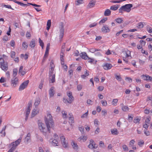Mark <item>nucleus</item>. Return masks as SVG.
<instances>
[{
	"label": "nucleus",
	"mask_w": 152,
	"mask_h": 152,
	"mask_svg": "<svg viewBox=\"0 0 152 152\" xmlns=\"http://www.w3.org/2000/svg\"><path fill=\"white\" fill-rule=\"evenodd\" d=\"M45 121L48 131L50 132L51 128L53 129L54 123L52 115L49 112H47L46 115L45 116Z\"/></svg>",
	"instance_id": "obj_1"
},
{
	"label": "nucleus",
	"mask_w": 152,
	"mask_h": 152,
	"mask_svg": "<svg viewBox=\"0 0 152 152\" xmlns=\"http://www.w3.org/2000/svg\"><path fill=\"white\" fill-rule=\"evenodd\" d=\"M133 7V5L132 4H126L121 6L119 9V13H123L124 12H129L131 10V8Z\"/></svg>",
	"instance_id": "obj_2"
},
{
	"label": "nucleus",
	"mask_w": 152,
	"mask_h": 152,
	"mask_svg": "<svg viewBox=\"0 0 152 152\" xmlns=\"http://www.w3.org/2000/svg\"><path fill=\"white\" fill-rule=\"evenodd\" d=\"M59 141V139L58 136L56 133H55L53 135V138L50 140L49 142L52 145L56 146H58Z\"/></svg>",
	"instance_id": "obj_3"
},
{
	"label": "nucleus",
	"mask_w": 152,
	"mask_h": 152,
	"mask_svg": "<svg viewBox=\"0 0 152 152\" xmlns=\"http://www.w3.org/2000/svg\"><path fill=\"white\" fill-rule=\"evenodd\" d=\"M59 28H60V34L59 39L60 41H61L62 39L64 37V29L63 23L61 22L60 23Z\"/></svg>",
	"instance_id": "obj_4"
},
{
	"label": "nucleus",
	"mask_w": 152,
	"mask_h": 152,
	"mask_svg": "<svg viewBox=\"0 0 152 152\" xmlns=\"http://www.w3.org/2000/svg\"><path fill=\"white\" fill-rule=\"evenodd\" d=\"M38 125L39 129L41 131L43 132V133H45L47 130L48 131V129H46L44 124L42 122H39L38 123Z\"/></svg>",
	"instance_id": "obj_5"
},
{
	"label": "nucleus",
	"mask_w": 152,
	"mask_h": 152,
	"mask_svg": "<svg viewBox=\"0 0 152 152\" xmlns=\"http://www.w3.org/2000/svg\"><path fill=\"white\" fill-rule=\"evenodd\" d=\"M22 137H20L18 140L12 143L11 145L12 146V147L15 149L16 148V147L20 144L21 141Z\"/></svg>",
	"instance_id": "obj_6"
},
{
	"label": "nucleus",
	"mask_w": 152,
	"mask_h": 152,
	"mask_svg": "<svg viewBox=\"0 0 152 152\" xmlns=\"http://www.w3.org/2000/svg\"><path fill=\"white\" fill-rule=\"evenodd\" d=\"M60 139L61 143L64 148H66L67 147L68 143L66 140L65 137L63 136L60 137Z\"/></svg>",
	"instance_id": "obj_7"
},
{
	"label": "nucleus",
	"mask_w": 152,
	"mask_h": 152,
	"mask_svg": "<svg viewBox=\"0 0 152 152\" xmlns=\"http://www.w3.org/2000/svg\"><path fill=\"white\" fill-rule=\"evenodd\" d=\"M29 83V80H27L23 82L20 86L19 91H20L23 90L27 86Z\"/></svg>",
	"instance_id": "obj_8"
},
{
	"label": "nucleus",
	"mask_w": 152,
	"mask_h": 152,
	"mask_svg": "<svg viewBox=\"0 0 152 152\" xmlns=\"http://www.w3.org/2000/svg\"><path fill=\"white\" fill-rule=\"evenodd\" d=\"M67 95L69 97L68 103H71L74 100V98L73 96L72 95V92L70 91H68L67 92Z\"/></svg>",
	"instance_id": "obj_9"
},
{
	"label": "nucleus",
	"mask_w": 152,
	"mask_h": 152,
	"mask_svg": "<svg viewBox=\"0 0 152 152\" xmlns=\"http://www.w3.org/2000/svg\"><path fill=\"white\" fill-rule=\"evenodd\" d=\"M88 147L91 149L96 148L98 145L95 144V142L93 140H91L90 142V144L88 145Z\"/></svg>",
	"instance_id": "obj_10"
},
{
	"label": "nucleus",
	"mask_w": 152,
	"mask_h": 152,
	"mask_svg": "<svg viewBox=\"0 0 152 152\" xmlns=\"http://www.w3.org/2000/svg\"><path fill=\"white\" fill-rule=\"evenodd\" d=\"M1 68L4 71H7L8 69V64L7 62H4L3 61V62H0Z\"/></svg>",
	"instance_id": "obj_11"
},
{
	"label": "nucleus",
	"mask_w": 152,
	"mask_h": 152,
	"mask_svg": "<svg viewBox=\"0 0 152 152\" xmlns=\"http://www.w3.org/2000/svg\"><path fill=\"white\" fill-rule=\"evenodd\" d=\"M112 66H113L111 64L108 63H104L102 65L103 69L105 70L111 69Z\"/></svg>",
	"instance_id": "obj_12"
},
{
	"label": "nucleus",
	"mask_w": 152,
	"mask_h": 152,
	"mask_svg": "<svg viewBox=\"0 0 152 152\" xmlns=\"http://www.w3.org/2000/svg\"><path fill=\"white\" fill-rule=\"evenodd\" d=\"M18 83V79L17 77L13 78L11 80V84L14 87H15Z\"/></svg>",
	"instance_id": "obj_13"
},
{
	"label": "nucleus",
	"mask_w": 152,
	"mask_h": 152,
	"mask_svg": "<svg viewBox=\"0 0 152 152\" xmlns=\"http://www.w3.org/2000/svg\"><path fill=\"white\" fill-rule=\"evenodd\" d=\"M102 31L104 33L109 32L110 31V30L108 28L107 25H104L101 29Z\"/></svg>",
	"instance_id": "obj_14"
},
{
	"label": "nucleus",
	"mask_w": 152,
	"mask_h": 152,
	"mask_svg": "<svg viewBox=\"0 0 152 152\" xmlns=\"http://www.w3.org/2000/svg\"><path fill=\"white\" fill-rule=\"evenodd\" d=\"M141 77L142 79L145 80H150V81L152 80V77L148 75H142L141 76Z\"/></svg>",
	"instance_id": "obj_15"
},
{
	"label": "nucleus",
	"mask_w": 152,
	"mask_h": 152,
	"mask_svg": "<svg viewBox=\"0 0 152 152\" xmlns=\"http://www.w3.org/2000/svg\"><path fill=\"white\" fill-rule=\"evenodd\" d=\"M80 57L84 60H86L88 59V56L85 52H83L80 54Z\"/></svg>",
	"instance_id": "obj_16"
},
{
	"label": "nucleus",
	"mask_w": 152,
	"mask_h": 152,
	"mask_svg": "<svg viewBox=\"0 0 152 152\" xmlns=\"http://www.w3.org/2000/svg\"><path fill=\"white\" fill-rule=\"evenodd\" d=\"M120 106L121 107L122 110L124 112H126L129 110V108L127 106L124 105L123 103L120 104Z\"/></svg>",
	"instance_id": "obj_17"
},
{
	"label": "nucleus",
	"mask_w": 152,
	"mask_h": 152,
	"mask_svg": "<svg viewBox=\"0 0 152 152\" xmlns=\"http://www.w3.org/2000/svg\"><path fill=\"white\" fill-rule=\"evenodd\" d=\"M93 0H92V1H90L88 4L87 5V9H90L91 8H92L94 7L95 4L96 3V1H92Z\"/></svg>",
	"instance_id": "obj_18"
},
{
	"label": "nucleus",
	"mask_w": 152,
	"mask_h": 152,
	"mask_svg": "<svg viewBox=\"0 0 152 152\" xmlns=\"http://www.w3.org/2000/svg\"><path fill=\"white\" fill-rule=\"evenodd\" d=\"M54 88L53 87H51L49 90V95L50 97H53L54 94Z\"/></svg>",
	"instance_id": "obj_19"
},
{
	"label": "nucleus",
	"mask_w": 152,
	"mask_h": 152,
	"mask_svg": "<svg viewBox=\"0 0 152 152\" xmlns=\"http://www.w3.org/2000/svg\"><path fill=\"white\" fill-rule=\"evenodd\" d=\"M41 101V99L39 97H37L36 98L35 100L34 105L36 107H37L40 104Z\"/></svg>",
	"instance_id": "obj_20"
},
{
	"label": "nucleus",
	"mask_w": 152,
	"mask_h": 152,
	"mask_svg": "<svg viewBox=\"0 0 152 152\" xmlns=\"http://www.w3.org/2000/svg\"><path fill=\"white\" fill-rule=\"evenodd\" d=\"M36 45L35 40L34 39H32L29 44V46L31 48H33Z\"/></svg>",
	"instance_id": "obj_21"
},
{
	"label": "nucleus",
	"mask_w": 152,
	"mask_h": 152,
	"mask_svg": "<svg viewBox=\"0 0 152 152\" xmlns=\"http://www.w3.org/2000/svg\"><path fill=\"white\" fill-rule=\"evenodd\" d=\"M69 115V124H72L74 122V118L72 114H70Z\"/></svg>",
	"instance_id": "obj_22"
},
{
	"label": "nucleus",
	"mask_w": 152,
	"mask_h": 152,
	"mask_svg": "<svg viewBox=\"0 0 152 152\" xmlns=\"http://www.w3.org/2000/svg\"><path fill=\"white\" fill-rule=\"evenodd\" d=\"M87 139V136L84 135H82L78 138V140L79 141L84 142Z\"/></svg>",
	"instance_id": "obj_23"
},
{
	"label": "nucleus",
	"mask_w": 152,
	"mask_h": 152,
	"mask_svg": "<svg viewBox=\"0 0 152 152\" xmlns=\"http://www.w3.org/2000/svg\"><path fill=\"white\" fill-rule=\"evenodd\" d=\"M111 132L112 134L114 135H117L119 134V132L116 128L111 129Z\"/></svg>",
	"instance_id": "obj_24"
},
{
	"label": "nucleus",
	"mask_w": 152,
	"mask_h": 152,
	"mask_svg": "<svg viewBox=\"0 0 152 152\" xmlns=\"http://www.w3.org/2000/svg\"><path fill=\"white\" fill-rule=\"evenodd\" d=\"M119 5L118 4H115L112 6L110 7V10L113 11L116 10L119 7Z\"/></svg>",
	"instance_id": "obj_25"
},
{
	"label": "nucleus",
	"mask_w": 152,
	"mask_h": 152,
	"mask_svg": "<svg viewBox=\"0 0 152 152\" xmlns=\"http://www.w3.org/2000/svg\"><path fill=\"white\" fill-rule=\"evenodd\" d=\"M23 66H20V67L19 69V70L18 74H20L22 75H24L26 73V72L23 71Z\"/></svg>",
	"instance_id": "obj_26"
},
{
	"label": "nucleus",
	"mask_w": 152,
	"mask_h": 152,
	"mask_svg": "<svg viewBox=\"0 0 152 152\" xmlns=\"http://www.w3.org/2000/svg\"><path fill=\"white\" fill-rule=\"evenodd\" d=\"M50 77V82L53 83L55 81V75L49 76Z\"/></svg>",
	"instance_id": "obj_27"
},
{
	"label": "nucleus",
	"mask_w": 152,
	"mask_h": 152,
	"mask_svg": "<svg viewBox=\"0 0 152 152\" xmlns=\"http://www.w3.org/2000/svg\"><path fill=\"white\" fill-rule=\"evenodd\" d=\"M39 113L38 111L37 110L35 109H34L33 110L32 114H31V117L33 118L36 115H37V114H38Z\"/></svg>",
	"instance_id": "obj_28"
},
{
	"label": "nucleus",
	"mask_w": 152,
	"mask_h": 152,
	"mask_svg": "<svg viewBox=\"0 0 152 152\" xmlns=\"http://www.w3.org/2000/svg\"><path fill=\"white\" fill-rule=\"evenodd\" d=\"M31 139V134L28 133L25 139V142H28L30 141Z\"/></svg>",
	"instance_id": "obj_29"
},
{
	"label": "nucleus",
	"mask_w": 152,
	"mask_h": 152,
	"mask_svg": "<svg viewBox=\"0 0 152 152\" xmlns=\"http://www.w3.org/2000/svg\"><path fill=\"white\" fill-rule=\"evenodd\" d=\"M56 72L54 71V69H49V76L55 75Z\"/></svg>",
	"instance_id": "obj_30"
},
{
	"label": "nucleus",
	"mask_w": 152,
	"mask_h": 152,
	"mask_svg": "<svg viewBox=\"0 0 152 152\" xmlns=\"http://www.w3.org/2000/svg\"><path fill=\"white\" fill-rule=\"evenodd\" d=\"M31 106L30 105H29L26 108V116H28L29 114L30 113V111L31 110Z\"/></svg>",
	"instance_id": "obj_31"
},
{
	"label": "nucleus",
	"mask_w": 152,
	"mask_h": 152,
	"mask_svg": "<svg viewBox=\"0 0 152 152\" xmlns=\"http://www.w3.org/2000/svg\"><path fill=\"white\" fill-rule=\"evenodd\" d=\"M111 14V11L108 9H106L104 12V15L108 16L110 15Z\"/></svg>",
	"instance_id": "obj_32"
},
{
	"label": "nucleus",
	"mask_w": 152,
	"mask_h": 152,
	"mask_svg": "<svg viewBox=\"0 0 152 152\" xmlns=\"http://www.w3.org/2000/svg\"><path fill=\"white\" fill-rule=\"evenodd\" d=\"M49 50H48V49H46L45 52L44 54L43 58V61H44L46 58L48 57L49 53Z\"/></svg>",
	"instance_id": "obj_33"
},
{
	"label": "nucleus",
	"mask_w": 152,
	"mask_h": 152,
	"mask_svg": "<svg viewBox=\"0 0 152 152\" xmlns=\"http://www.w3.org/2000/svg\"><path fill=\"white\" fill-rule=\"evenodd\" d=\"M115 21L118 23H121L123 22V20L121 18H118L115 20Z\"/></svg>",
	"instance_id": "obj_34"
},
{
	"label": "nucleus",
	"mask_w": 152,
	"mask_h": 152,
	"mask_svg": "<svg viewBox=\"0 0 152 152\" xmlns=\"http://www.w3.org/2000/svg\"><path fill=\"white\" fill-rule=\"evenodd\" d=\"M62 116L64 118H67V115L66 112L64 111H62Z\"/></svg>",
	"instance_id": "obj_35"
},
{
	"label": "nucleus",
	"mask_w": 152,
	"mask_h": 152,
	"mask_svg": "<svg viewBox=\"0 0 152 152\" xmlns=\"http://www.w3.org/2000/svg\"><path fill=\"white\" fill-rule=\"evenodd\" d=\"M118 102V100L117 99H113L112 101V104L114 106H116L117 105V104Z\"/></svg>",
	"instance_id": "obj_36"
},
{
	"label": "nucleus",
	"mask_w": 152,
	"mask_h": 152,
	"mask_svg": "<svg viewBox=\"0 0 152 152\" xmlns=\"http://www.w3.org/2000/svg\"><path fill=\"white\" fill-rule=\"evenodd\" d=\"M18 73V69L16 68H15L13 69V78H15Z\"/></svg>",
	"instance_id": "obj_37"
},
{
	"label": "nucleus",
	"mask_w": 152,
	"mask_h": 152,
	"mask_svg": "<svg viewBox=\"0 0 152 152\" xmlns=\"http://www.w3.org/2000/svg\"><path fill=\"white\" fill-rule=\"evenodd\" d=\"M89 50L90 52L92 53H94L96 51H99L100 50L95 48H91L89 49Z\"/></svg>",
	"instance_id": "obj_38"
},
{
	"label": "nucleus",
	"mask_w": 152,
	"mask_h": 152,
	"mask_svg": "<svg viewBox=\"0 0 152 152\" xmlns=\"http://www.w3.org/2000/svg\"><path fill=\"white\" fill-rule=\"evenodd\" d=\"M22 45L23 48L25 50H26L28 46L27 43L25 42H23Z\"/></svg>",
	"instance_id": "obj_39"
},
{
	"label": "nucleus",
	"mask_w": 152,
	"mask_h": 152,
	"mask_svg": "<svg viewBox=\"0 0 152 152\" xmlns=\"http://www.w3.org/2000/svg\"><path fill=\"white\" fill-rule=\"evenodd\" d=\"M72 145L73 148L75 150H77L78 149V146L77 144L75 142H72Z\"/></svg>",
	"instance_id": "obj_40"
},
{
	"label": "nucleus",
	"mask_w": 152,
	"mask_h": 152,
	"mask_svg": "<svg viewBox=\"0 0 152 152\" xmlns=\"http://www.w3.org/2000/svg\"><path fill=\"white\" fill-rule=\"evenodd\" d=\"M136 27L138 28H141L143 27V25L142 23L140 22L137 24Z\"/></svg>",
	"instance_id": "obj_41"
},
{
	"label": "nucleus",
	"mask_w": 152,
	"mask_h": 152,
	"mask_svg": "<svg viewBox=\"0 0 152 152\" xmlns=\"http://www.w3.org/2000/svg\"><path fill=\"white\" fill-rule=\"evenodd\" d=\"M87 60H88V63L91 64L93 63L94 61V58H89L88 57V59H87Z\"/></svg>",
	"instance_id": "obj_42"
},
{
	"label": "nucleus",
	"mask_w": 152,
	"mask_h": 152,
	"mask_svg": "<svg viewBox=\"0 0 152 152\" xmlns=\"http://www.w3.org/2000/svg\"><path fill=\"white\" fill-rule=\"evenodd\" d=\"M2 7H5V8H8V9H11L12 10H14V9H13L11 5H5V4H4L2 6Z\"/></svg>",
	"instance_id": "obj_43"
},
{
	"label": "nucleus",
	"mask_w": 152,
	"mask_h": 152,
	"mask_svg": "<svg viewBox=\"0 0 152 152\" xmlns=\"http://www.w3.org/2000/svg\"><path fill=\"white\" fill-rule=\"evenodd\" d=\"M39 45L40 46L42 47V48H43L44 46V44L42 41L41 40L40 38H39Z\"/></svg>",
	"instance_id": "obj_44"
},
{
	"label": "nucleus",
	"mask_w": 152,
	"mask_h": 152,
	"mask_svg": "<svg viewBox=\"0 0 152 152\" xmlns=\"http://www.w3.org/2000/svg\"><path fill=\"white\" fill-rule=\"evenodd\" d=\"M68 72L69 73V75L70 77H71L73 75V71L72 69L69 68V69Z\"/></svg>",
	"instance_id": "obj_45"
},
{
	"label": "nucleus",
	"mask_w": 152,
	"mask_h": 152,
	"mask_svg": "<svg viewBox=\"0 0 152 152\" xmlns=\"http://www.w3.org/2000/svg\"><path fill=\"white\" fill-rule=\"evenodd\" d=\"M122 147L124 151H128V148L126 145H122Z\"/></svg>",
	"instance_id": "obj_46"
},
{
	"label": "nucleus",
	"mask_w": 152,
	"mask_h": 152,
	"mask_svg": "<svg viewBox=\"0 0 152 152\" xmlns=\"http://www.w3.org/2000/svg\"><path fill=\"white\" fill-rule=\"evenodd\" d=\"M88 110L85 113L82 115L81 117L82 118H86L88 116Z\"/></svg>",
	"instance_id": "obj_47"
},
{
	"label": "nucleus",
	"mask_w": 152,
	"mask_h": 152,
	"mask_svg": "<svg viewBox=\"0 0 152 152\" xmlns=\"http://www.w3.org/2000/svg\"><path fill=\"white\" fill-rule=\"evenodd\" d=\"M83 85L79 84L77 86V89L78 91H80L83 88Z\"/></svg>",
	"instance_id": "obj_48"
},
{
	"label": "nucleus",
	"mask_w": 152,
	"mask_h": 152,
	"mask_svg": "<svg viewBox=\"0 0 152 152\" xmlns=\"http://www.w3.org/2000/svg\"><path fill=\"white\" fill-rule=\"evenodd\" d=\"M110 2L113 3H120L122 2V1L121 0H119L118 1L115 0H112L110 1Z\"/></svg>",
	"instance_id": "obj_49"
},
{
	"label": "nucleus",
	"mask_w": 152,
	"mask_h": 152,
	"mask_svg": "<svg viewBox=\"0 0 152 152\" xmlns=\"http://www.w3.org/2000/svg\"><path fill=\"white\" fill-rule=\"evenodd\" d=\"M135 140H131L130 142L129 143V147H132L133 145L135 142Z\"/></svg>",
	"instance_id": "obj_50"
},
{
	"label": "nucleus",
	"mask_w": 152,
	"mask_h": 152,
	"mask_svg": "<svg viewBox=\"0 0 152 152\" xmlns=\"http://www.w3.org/2000/svg\"><path fill=\"white\" fill-rule=\"evenodd\" d=\"M50 69H54L55 65L53 64V61H51L50 63Z\"/></svg>",
	"instance_id": "obj_51"
},
{
	"label": "nucleus",
	"mask_w": 152,
	"mask_h": 152,
	"mask_svg": "<svg viewBox=\"0 0 152 152\" xmlns=\"http://www.w3.org/2000/svg\"><path fill=\"white\" fill-rule=\"evenodd\" d=\"M101 102L103 106H106L107 105V103L106 100H102Z\"/></svg>",
	"instance_id": "obj_52"
},
{
	"label": "nucleus",
	"mask_w": 152,
	"mask_h": 152,
	"mask_svg": "<svg viewBox=\"0 0 152 152\" xmlns=\"http://www.w3.org/2000/svg\"><path fill=\"white\" fill-rule=\"evenodd\" d=\"M144 144V142L143 140L139 141L138 142V145L140 147H141L142 145Z\"/></svg>",
	"instance_id": "obj_53"
},
{
	"label": "nucleus",
	"mask_w": 152,
	"mask_h": 152,
	"mask_svg": "<svg viewBox=\"0 0 152 152\" xmlns=\"http://www.w3.org/2000/svg\"><path fill=\"white\" fill-rule=\"evenodd\" d=\"M27 4H29L33 6H34L35 7H36H36H40L41 6L40 5L36 4H32L31 3H27Z\"/></svg>",
	"instance_id": "obj_54"
},
{
	"label": "nucleus",
	"mask_w": 152,
	"mask_h": 152,
	"mask_svg": "<svg viewBox=\"0 0 152 152\" xmlns=\"http://www.w3.org/2000/svg\"><path fill=\"white\" fill-rule=\"evenodd\" d=\"M44 80H42L41 81V83L39 84V88L40 89H41L43 87V84Z\"/></svg>",
	"instance_id": "obj_55"
},
{
	"label": "nucleus",
	"mask_w": 152,
	"mask_h": 152,
	"mask_svg": "<svg viewBox=\"0 0 152 152\" xmlns=\"http://www.w3.org/2000/svg\"><path fill=\"white\" fill-rule=\"evenodd\" d=\"M140 121V119L139 118H135L134 119L133 121L134 123H139Z\"/></svg>",
	"instance_id": "obj_56"
},
{
	"label": "nucleus",
	"mask_w": 152,
	"mask_h": 152,
	"mask_svg": "<svg viewBox=\"0 0 152 152\" xmlns=\"http://www.w3.org/2000/svg\"><path fill=\"white\" fill-rule=\"evenodd\" d=\"M94 124L95 126L96 127H97L99 124V122L98 120L97 119H95L94 121Z\"/></svg>",
	"instance_id": "obj_57"
},
{
	"label": "nucleus",
	"mask_w": 152,
	"mask_h": 152,
	"mask_svg": "<svg viewBox=\"0 0 152 152\" xmlns=\"http://www.w3.org/2000/svg\"><path fill=\"white\" fill-rule=\"evenodd\" d=\"M79 131L82 133H83V131L84 130V127L83 126H81L80 127H79Z\"/></svg>",
	"instance_id": "obj_58"
},
{
	"label": "nucleus",
	"mask_w": 152,
	"mask_h": 152,
	"mask_svg": "<svg viewBox=\"0 0 152 152\" xmlns=\"http://www.w3.org/2000/svg\"><path fill=\"white\" fill-rule=\"evenodd\" d=\"M6 80L4 77H2L0 79V83H3L5 82H6Z\"/></svg>",
	"instance_id": "obj_59"
},
{
	"label": "nucleus",
	"mask_w": 152,
	"mask_h": 152,
	"mask_svg": "<svg viewBox=\"0 0 152 152\" xmlns=\"http://www.w3.org/2000/svg\"><path fill=\"white\" fill-rule=\"evenodd\" d=\"M97 24V23H96L95 22H94L93 23L90 24L89 26V27L90 28L96 26Z\"/></svg>",
	"instance_id": "obj_60"
},
{
	"label": "nucleus",
	"mask_w": 152,
	"mask_h": 152,
	"mask_svg": "<svg viewBox=\"0 0 152 152\" xmlns=\"http://www.w3.org/2000/svg\"><path fill=\"white\" fill-rule=\"evenodd\" d=\"M83 0H78L77 1V3L76 4L77 5H78L83 3Z\"/></svg>",
	"instance_id": "obj_61"
},
{
	"label": "nucleus",
	"mask_w": 152,
	"mask_h": 152,
	"mask_svg": "<svg viewBox=\"0 0 152 152\" xmlns=\"http://www.w3.org/2000/svg\"><path fill=\"white\" fill-rule=\"evenodd\" d=\"M15 52L14 51H12L11 52V56L12 58H14L15 56Z\"/></svg>",
	"instance_id": "obj_62"
},
{
	"label": "nucleus",
	"mask_w": 152,
	"mask_h": 152,
	"mask_svg": "<svg viewBox=\"0 0 152 152\" xmlns=\"http://www.w3.org/2000/svg\"><path fill=\"white\" fill-rule=\"evenodd\" d=\"M26 36L27 38L29 39L31 37V34L29 32H27L26 34Z\"/></svg>",
	"instance_id": "obj_63"
},
{
	"label": "nucleus",
	"mask_w": 152,
	"mask_h": 152,
	"mask_svg": "<svg viewBox=\"0 0 152 152\" xmlns=\"http://www.w3.org/2000/svg\"><path fill=\"white\" fill-rule=\"evenodd\" d=\"M147 31L149 33H152V28L151 27H148L147 28Z\"/></svg>",
	"instance_id": "obj_64"
}]
</instances>
